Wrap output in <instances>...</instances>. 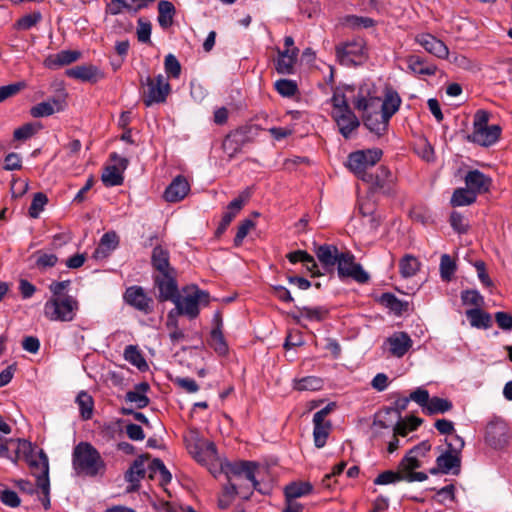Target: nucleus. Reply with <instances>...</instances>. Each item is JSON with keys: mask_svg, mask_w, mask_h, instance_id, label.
Instances as JSON below:
<instances>
[{"mask_svg": "<svg viewBox=\"0 0 512 512\" xmlns=\"http://www.w3.org/2000/svg\"><path fill=\"white\" fill-rule=\"evenodd\" d=\"M124 358L138 369L147 367V363L136 346L129 345L124 350Z\"/></svg>", "mask_w": 512, "mask_h": 512, "instance_id": "nucleus-47", "label": "nucleus"}, {"mask_svg": "<svg viewBox=\"0 0 512 512\" xmlns=\"http://www.w3.org/2000/svg\"><path fill=\"white\" fill-rule=\"evenodd\" d=\"M79 310V302L73 296L51 297L44 304V316L50 321L71 322Z\"/></svg>", "mask_w": 512, "mask_h": 512, "instance_id": "nucleus-5", "label": "nucleus"}, {"mask_svg": "<svg viewBox=\"0 0 512 512\" xmlns=\"http://www.w3.org/2000/svg\"><path fill=\"white\" fill-rule=\"evenodd\" d=\"M466 316L472 327L478 329H488L492 325V319L489 313L484 312L480 308L469 309Z\"/></svg>", "mask_w": 512, "mask_h": 512, "instance_id": "nucleus-35", "label": "nucleus"}, {"mask_svg": "<svg viewBox=\"0 0 512 512\" xmlns=\"http://www.w3.org/2000/svg\"><path fill=\"white\" fill-rule=\"evenodd\" d=\"M323 386V381L315 376H307L294 381V389L298 391H316Z\"/></svg>", "mask_w": 512, "mask_h": 512, "instance_id": "nucleus-43", "label": "nucleus"}, {"mask_svg": "<svg viewBox=\"0 0 512 512\" xmlns=\"http://www.w3.org/2000/svg\"><path fill=\"white\" fill-rule=\"evenodd\" d=\"M419 267V261L412 255H405L399 262L400 273L405 278L414 276Z\"/></svg>", "mask_w": 512, "mask_h": 512, "instance_id": "nucleus-41", "label": "nucleus"}, {"mask_svg": "<svg viewBox=\"0 0 512 512\" xmlns=\"http://www.w3.org/2000/svg\"><path fill=\"white\" fill-rule=\"evenodd\" d=\"M452 407L453 404L450 400L440 397H432L427 403L424 413L427 415L444 414L450 411Z\"/></svg>", "mask_w": 512, "mask_h": 512, "instance_id": "nucleus-38", "label": "nucleus"}, {"mask_svg": "<svg viewBox=\"0 0 512 512\" xmlns=\"http://www.w3.org/2000/svg\"><path fill=\"white\" fill-rule=\"evenodd\" d=\"M298 48L285 49L279 51L278 59L276 61V70L279 74H293L294 65L298 56Z\"/></svg>", "mask_w": 512, "mask_h": 512, "instance_id": "nucleus-30", "label": "nucleus"}, {"mask_svg": "<svg viewBox=\"0 0 512 512\" xmlns=\"http://www.w3.org/2000/svg\"><path fill=\"white\" fill-rule=\"evenodd\" d=\"M252 128L242 127L229 133L223 140V151L232 158L238 154L243 146L252 141Z\"/></svg>", "mask_w": 512, "mask_h": 512, "instance_id": "nucleus-12", "label": "nucleus"}, {"mask_svg": "<svg viewBox=\"0 0 512 512\" xmlns=\"http://www.w3.org/2000/svg\"><path fill=\"white\" fill-rule=\"evenodd\" d=\"M165 72L172 78H179L181 74V65L173 54H168L164 61Z\"/></svg>", "mask_w": 512, "mask_h": 512, "instance_id": "nucleus-55", "label": "nucleus"}, {"mask_svg": "<svg viewBox=\"0 0 512 512\" xmlns=\"http://www.w3.org/2000/svg\"><path fill=\"white\" fill-rule=\"evenodd\" d=\"M415 40L428 53L438 58L446 59L449 55V49L445 43L429 33L418 34Z\"/></svg>", "mask_w": 512, "mask_h": 512, "instance_id": "nucleus-23", "label": "nucleus"}, {"mask_svg": "<svg viewBox=\"0 0 512 512\" xmlns=\"http://www.w3.org/2000/svg\"><path fill=\"white\" fill-rule=\"evenodd\" d=\"M461 299L464 305H472L480 308L484 304V299L476 290H466L461 294Z\"/></svg>", "mask_w": 512, "mask_h": 512, "instance_id": "nucleus-59", "label": "nucleus"}, {"mask_svg": "<svg viewBox=\"0 0 512 512\" xmlns=\"http://www.w3.org/2000/svg\"><path fill=\"white\" fill-rule=\"evenodd\" d=\"M402 474L400 473V471L398 472H394V471H391V470H388V471H384L382 472L381 474H379L375 480H374V484L375 485H387V484H391V483H394L396 481H401L403 480L402 478Z\"/></svg>", "mask_w": 512, "mask_h": 512, "instance_id": "nucleus-62", "label": "nucleus"}, {"mask_svg": "<svg viewBox=\"0 0 512 512\" xmlns=\"http://www.w3.org/2000/svg\"><path fill=\"white\" fill-rule=\"evenodd\" d=\"M11 442H12V440H3V438L0 437V457L7 458V459L11 460L13 463H17V461L19 459V450L20 449L26 450L27 448L30 447V444L25 440L19 439L18 440V448L15 451V454L12 455L9 453V448H8V443H11Z\"/></svg>", "mask_w": 512, "mask_h": 512, "instance_id": "nucleus-42", "label": "nucleus"}, {"mask_svg": "<svg viewBox=\"0 0 512 512\" xmlns=\"http://www.w3.org/2000/svg\"><path fill=\"white\" fill-rule=\"evenodd\" d=\"M48 198L45 194L38 192L34 195L32 203L29 207V215L32 218H37L40 212L44 209L47 204Z\"/></svg>", "mask_w": 512, "mask_h": 512, "instance_id": "nucleus-56", "label": "nucleus"}, {"mask_svg": "<svg viewBox=\"0 0 512 512\" xmlns=\"http://www.w3.org/2000/svg\"><path fill=\"white\" fill-rule=\"evenodd\" d=\"M476 198L477 196L466 186L453 192L450 203L453 207L467 206L473 204Z\"/></svg>", "mask_w": 512, "mask_h": 512, "instance_id": "nucleus-36", "label": "nucleus"}, {"mask_svg": "<svg viewBox=\"0 0 512 512\" xmlns=\"http://www.w3.org/2000/svg\"><path fill=\"white\" fill-rule=\"evenodd\" d=\"M409 397L411 401H414L423 407V411L426 409L427 403L430 400L429 392L426 389L420 387L414 390Z\"/></svg>", "mask_w": 512, "mask_h": 512, "instance_id": "nucleus-64", "label": "nucleus"}, {"mask_svg": "<svg viewBox=\"0 0 512 512\" xmlns=\"http://www.w3.org/2000/svg\"><path fill=\"white\" fill-rule=\"evenodd\" d=\"M400 104L401 99L397 92L389 90L385 94V98L382 99L372 82H364L360 85L353 98V105L356 109H380L389 118L398 111Z\"/></svg>", "mask_w": 512, "mask_h": 512, "instance_id": "nucleus-2", "label": "nucleus"}, {"mask_svg": "<svg viewBox=\"0 0 512 512\" xmlns=\"http://www.w3.org/2000/svg\"><path fill=\"white\" fill-rule=\"evenodd\" d=\"M389 353L397 358L403 357L413 345V341L406 332H395L385 341Z\"/></svg>", "mask_w": 512, "mask_h": 512, "instance_id": "nucleus-21", "label": "nucleus"}, {"mask_svg": "<svg viewBox=\"0 0 512 512\" xmlns=\"http://www.w3.org/2000/svg\"><path fill=\"white\" fill-rule=\"evenodd\" d=\"M66 107V94L60 93L57 96L51 97L46 101L40 102L33 106L30 114L34 118L48 117L56 112L63 111Z\"/></svg>", "mask_w": 512, "mask_h": 512, "instance_id": "nucleus-19", "label": "nucleus"}, {"mask_svg": "<svg viewBox=\"0 0 512 512\" xmlns=\"http://www.w3.org/2000/svg\"><path fill=\"white\" fill-rule=\"evenodd\" d=\"M315 253L322 266L327 270H332L337 265L342 252H339L334 245L324 244L318 246Z\"/></svg>", "mask_w": 512, "mask_h": 512, "instance_id": "nucleus-28", "label": "nucleus"}, {"mask_svg": "<svg viewBox=\"0 0 512 512\" xmlns=\"http://www.w3.org/2000/svg\"><path fill=\"white\" fill-rule=\"evenodd\" d=\"M73 469L78 475L94 477L105 469L100 453L88 442H80L72 454Z\"/></svg>", "mask_w": 512, "mask_h": 512, "instance_id": "nucleus-3", "label": "nucleus"}, {"mask_svg": "<svg viewBox=\"0 0 512 512\" xmlns=\"http://www.w3.org/2000/svg\"><path fill=\"white\" fill-rule=\"evenodd\" d=\"M119 237L114 232L105 233L100 240L98 247L94 251V258L101 259L107 257L113 250L118 247Z\"/></svg>", "mask_w": 512, "mask_h": 512, "instance_id": "nucleus-31", "label": "nucleus"}, {"mask_svg": "<svg viewBox=\"0 0 512 512\" xmlns=\"http://www.w3.org/2000/svg\"><path fill=\"white\" fill-rule=\"evenodd\" d=\"M145 460L140 457L136 459L128 471L125 473V479L127 482L132 484V488L134 489L140 480L145 476V468H144Z\"/></svg>", "mask_w": 512, "mask_h": 512, "instance_id": "nucleus-37", "label": "nucleus"}, {"mask_svg": "<svg viewBox=\"0 0 512 512\" xmlns=\"http://www.w3.org/2000/svg\"><path fill=\"white\" fill-rule=\"evenodd\" d=\"M149 384L147 382H141L135 385L134 390L128 391L125 395V400L130 403H134L136 408L141 409L149 404V398L146 396L149 390Z\"/></svg>", "mask_w": 512, "mask_h": 512, "instance_id": "nucleus-32", "label": "nucleus"}, {"mask_svg": "<svg viewBox=\"0 0 512 512\" xmlns=\"http://www.w3.org/2000/svg\"><path fill=\"white\" fill-rule=\"evenodd\" d=\"M36 266L39 269H46L56 265L58 257L55 254H47L42 251L35 253Z\"/></svg>", "mask_w": 512, "mask_h": 512, "instance_id": "nucleus-58", "label": "nucleus"}, {"mask_svg": "<svg viewBox=\"0 0 512 512\" xmlns=\"http://www.w3.org/2000/svg\"><path fill=\"white\" fill-rule=\"evenodd\" d=\"M150 468L154 473L160 474L161 482L163 484L169 483L171 481V473L160 459H154L150 465Z\"/></svg>", "mask_w": 512, "mask_h": 512, "instance_id": "nucleus-63", "label": "nucleus"}, {"mask_svg": "<svg viewBox=\"0 0 512 512\" xmlns=\"http://www.w3.org/2000/svg\"><path fill=\"white\" fill-rule=\"evenodd\" d=\"M275 89L280 95L291 97L297 92V85L292 80L280 79L275 82Z\"/></svg>", "mask_w": 512, "mask_h": 512, "instance_id": "nucleus-54", "label": "nucleus"}, {"mask_svg": "<svg viewBox=\"0 0 512 512\" xmlns=\"http://www.w3.org/2000/svg\"><path fill=\"white\" fill-rule=\"evenodd\" d=\"M209 344L217 353L221 355L227 352L228 347L224 340L220 325L211 331Z\"/></svg>", "mask_w": 512, "mask_h": 512, "instance_id": "nucleus-48", "label": "nucleus"}, {"mask_svg": "<svg viewBox=\"0 0 512 512\" xmlns=\"http://www.w3.org/2000/svg\"><path fill=\"white\" fill-rule=\"evenodd\" d=\"M390 178V171L386 167H380L376 174L372 173V180L365 182L371 184L375 189H383Z\"/></svg>", "mask_w": 512, "mask_h": 512, "instance_id": "nucleus-50", "label": "nucleus"}, {"mask_svg": "<svg viewBox=\"0 0 512 512\" xmlns=\"http://www.w3.org/2000/svg\"><path fill=\"white\" fill-rule=\"evenodd\" d=\"M500 134L501 128L498 125H492L481 130L479 129L478 131H473L472 134L468 136V140L481 146L488 147L498 141Z\"/></svg>", "mask_w": 512, "mask_h": 512, "instance_id": "nucleus-25", "label": "nucleus"}, {"mask_svg": "<svg viewBox=\"0 0 512 512\" xmlns=\"http://www.w3.org/2000/svg\"><path fill=\"white\" fill-rule=\"evenodd\" d=\"M124 300L144 314H150L153 311V299L146 294L141 286L128 287L124 293Z\"/></svg>", "mask_w": 512, "mask_h": 512, "instance_id": "nucleus-15", "label": "nucleus"}, {"mask_svg": "<svg viewBox=\"0 0 512 512\" xmlns=\"http://www.w3.org/2000/svg\"><path fill=\"white\" fill-rule=\"evenodd\" d=\"M312 485L309 482H292L284 489L285 501L288 503H298L297 498L311 493Z\"/></svg>", "mask_w": 512, "mask_h": 512, "instance_id": "nucleus-33", "label": "nucleus"}, {"mask_svg": "<svg viewBox=\"0 0 512 512\" xmlns=\"http://www.w3.org/2000/svg\"><path fill=\"white\" fill-rule=\"evenodd\" d=\"M329 101L332 105L331 113H338L340 111H344L350 108V106L347 103L345 95L341 93L339 90H336L333 93Z\"/></svg>", "mask_w": 512, "mask_h": 512, "instance_id": "nucleus-60", "label": "nucleus"}, {"mask_svg": "<svg viewBox=\"0 0 512 512\" xmlns=\"http://www.w3.org/2000/svg\"><path fill=\"white\" fill-rule=\"evenodd\" d=\"M466 186L477 196L489 191L492 179L479 170L469 171L464 178Z\"/></svg>", "mask_w": 512, "mask_h": 512, "instance_id": "nucleus-24", "label": "nucleus"}, {"mask_svg": "<svg viewBox=\"0 0 512 512\" xmlns=\"http://www.w3.org/2000/svg\"><path fill=\"white\" fill-rule=\"evenodd\" d=\"M225 472L228 485L224 489V496L233 498L235 495H240L243 499H248L254 489L262 492L256 479L259 474V465L255 462L229 463L226 465Z\"/></svg>", "mask_w": 512, "mask_h": 512, "instance_id": "nucleus-1", "label": "nucleus"}, {"mask_svg": "<svg viewBox=\"0 0 512 512\" xmlns=\"http://www.w3.org/2000/svg\"><path fill=\"white\" fill-rule=\"evenodd\" d=\"M314 423V430H313V438H314V444L317 448H322L325 446L329 431L331 428L330 422L326 423Z\"/></svg>", "mask_w": 512, "mask_h": 512, "instance_id": "nucleus-44", "label": "nucleus"}, {"mask_svg": "<svg viewBox=\"0 0 512 512\" xmlns=\"http://www.w3.org/2000/svg\"><path fill=\"white\" fill-rule=\"evenodd\" d=\"M176 271L171 273L153 274L155 287L158 289V300L160 302L172 301L179 293Z\"/></svg>", "mask_w": 512, "mask_h": 512, "instance_id": "nucleus-13", "label": "nucleus"}, {"mask_svg": "<svg viewBox=\"0 0 512 512\" xmlns=\"http://www.w3.org/2000/svg\"><path fill=\"white\" fill-rule=\"evenodd\" d=\"M158 22L160 26L166 28L169 27L173 22V15L175 8L169 1L162 0L158 3Z\"/></svg>", "mask_w": 512, "mask_h": 512, "instance_id": "nucleus-40", "label": "nucleus"}, {"mask_svg": "<svg viewBox=\"0 0 512 512\" xmlns=\"http://www.w3.org/2000/svg\"><path fill=\"white\" fill-rule=\"evenodd\" d=\"M421 423H422V419H420L418 417H415V416L408 417L407 421L401 420V421L397 422V424L394 428V433L401 435V436H406V434L408 432V429H407L408 425L410 427V430H415V429H417L418 426H420Z\"/></svg>", "mask_w": 512, "mask_h": 512, "instance_id": "nucleus-52", "label": "nucleus"}, {"mask_svg": "<svg viewBox=\"0 0 512 512\" xmlns=\"http://www.w3.org/2000/svg\"><path fill=\"white\" fill-rule=\"evenodd\" d=\"M298 309L300 311V315L309 320L321 321L327 315V310L323 307L311 308V307L304 306V307H301Z\"/></svg>", "mask_w": 512, "mask_h": 512, "instance_id": "nucleus-57", "label": "nucleus"}, {"mask_svg": "<svg viewBox=\"0 0 512 512\" xmlns=\"http://www.w3.org/2000/svg\"><path fill=\"white\" fill-rule=\"evenodd\" d=\"M362 112V120L365 127L380 136L387 131L390 118L380 109H357Z\"/></svg>", "mask_w": 512, "mask_h": 512, "instance_id": "nucleus-14", "label": "nucleus"}, {"mask_svg": "<svg viewBox=\"0 0 512 512\" xmlns=\"http://www.w3.org/2000/svg\"><path fill=\"white\" fill-rule=\"evenodd\" d=\"M33 476L36 478L37 487L41 490L43 498L42 505L47 510L50 507V481L49 462L47 455L41 450L37 456H31L28 460Z\"/></svg>", "mask_w": 512, "mask_h": 512, "instance_id": "nucleus-7", "label": "nucleus"}, {"mask_svg": "<svg viewBox=\"0 0 512 512\" xmlns=\"http://www.w3.org/2000/svg\"><path fill=\"white\" fill-rule=\"evenodd\" d=\"M184 441L189 453L200 463L216 456L215 445L201 438L199 432L195 429H190L185 434Z\"/></svg>", "mask_w": 512, "mask_h": 512, "instance_id": "nucleus-10", "label": "nucleus"}, {"mask_svg": "<svg viewBox=\"0 0 512 512\" xmlns=\"http://www.w3.org/2000/svg\"><path fill=\"white\" fill-rule=\"evenodd\" d=\"M183 293L184 295L182 296L178 293L174 300L171 301L175 304L176 314L194 319L199 315L200 307L209 304V293L200 290L195 285L185 287Z\"/></svg>", "mask_w": 512, "mask_h": 512, "instance_id": "nucleus-4", "label": "nucleus"}, {"mask_svg": "<svg viewBox=\"0 0 512 512\" xmlns=\"http://www.w3.org/2000/svg\"><path fill=\"white\" fill-rule=\"evenodd\" d=\"M408 68L415 74L434 75L437 67L434 64L427 63L424 59L417 55H411L407 59Z\"/></svg>", "mask_w": 512, "mask_h": 512, "instance_id": "nucleus-34", "label": "nucleus"}, {"mask_svg": "<svg viewBox=\"0 0 512 512\" xmlns=\"http://www.w3.org/2000/svg\"><path fill=\"white\" fill-rule=\"evenodd\" d=\"M456 270L454 261L448 254H443L440 261V274L443 280L449 281Z\"/></svg>", "mask_w": 512, "mask_h": 512, "instance_id": "nucleus-53", "label": "nucleus"}, {"mask_svg": "<svg viewBox=\"0 0 512 512\" xmlns=\"http://www.w3.org/2000/svg\"><path fill=\"white\" fill-rule=\"evenodd\" d=\"M420 467L421 462L418 456L409 451L399 463V471L403 476V480L407 482H423L427 480L428 476L426 473L415 472V469Z\"/></svg>", "mask_w": 512, "mask_h": 512, "instance_id": "nucleus-16", "label": "nucleus"}, {"mask_svg": "<svg viewBox=\"0 0 512 512\" xmlns=\"http://www.w3.org/2000/svg\"><path fill=\"white\" fill-rule=\"evenodd\" d=\"M381 302L397 314L407 310L408 307L407 302L400 301L395 295L390 293L383 294L381 297Z\"/></svg>", "mask_w": 512, "mask_h": 512, "instance_id": "nucleus-49", "label": "nucleus"}, {"mask_svg": "<svg viewBox=\"0 0 512 512\" xmlns=\"http://www.w3.org/2000/svg\"><path fill=\"white\" fill-rule=\"evenodd\" d=\"M42 19V15L40 12H33L27 15H24L16 22V28L19 30H29L32 27L36 26L40 20Z\"/></svg>", "mask_w": 512, "mask_h": 512, "instance_id": "nucleus-51", "label": "nucleus"}, {"mask_svg": "<svg viewBox=\"0 0 512 512\" xmlns=\"http://www.w3.org/2000/svg\"><path fill=\"white\" fill-rule=\"evenodd\" d=\"M76 402L79 405L82 418L90 419L93 413L92 397L87 392L81 391L76 398Z\"/></svg>", "mask_w": 512, "mask_h": 512, "instance_id": "nucleus-46", "label": "nucleus"}, {"mask_svg": "<svg viewBox=\"0 0 512 512\" xmlns=\"http://www.w3.org/2000/svg\"><path fill=\"white\" fill-rule=\"evenodd\" d=\"M151 262L154 274L171 273L176 271L169 262V252L161 246H156L152 251Z\"/></svg>", "mask_w": 512, "mask_h": 512, "instance_id": "nucleus-29", "label": "nucleus"}, {"mask_svg": "<svg viewBox=\"0 0 512 512\" xmlns=\"http://www.w3.org/2000/svg\"><path fill=\"white\" fill-rule=\"evenodd\" d=\"M255 223L250 219H244L240 222L236 236L234 238V244L235 246H240L245 239V237L248 235L249 231L254 228Z\"/></svg>", "mask_w": 512, "mask_h": 512, "instance_id": "nucleus-61", "label": "nucleus"}, {"mask_svg": "<svg viewBox=\"0 0 512 512\" xmlns=\"http://www.w3.org/2000/svg\"><path fill=\"white\" fill-rule=\"evenodd\" d=\"M70 78L82 81L96 82L104 77L103 73L94 65H78L66 70Z\"/></svg>", "mask_w": 512, "mask_h": 512, "instance_id": "nucleus-27", "label": "nucleus"}, {"mask_svg": "<svg viewBox=\"0 0 512 512\" xmlns=\"http://www.w3.org/2000/svg\"><path fill=\"white\" fill-rule=\"evenodd\" d=\"M382 154L378 148L352 152L347 158V166L362 181H371L372 173L368 170L380 161Z\"/></svg>", "mask_w": 512, "mask_h": 512, "instance_id": "nucleus-6", "label": "nucleus"}, {"mask_svg": "<svg viewBox=\"0 0 512 512\" xmlns=\"http://www.w3.org/2000/svg\"><path fill=\"white\" fill-rule=\"evenodd\" d=\"M485 440L491 447H503L508 442L507 424L501 419L490 421L486 427Z\"/></svg>", "mask_w": 512, "mask_h": 512, "instance_id": "nucleus-18", "label": "nucleus"}, {"mask_svg": "<svg viewBox=\"0 0 512 512\" xmlns=\"http://www.w3.org/2000/svg\"><path fill=\"white\" fill-rule=\"evenodd\" d=\"M461 471V456L446 450L436 458V467L430 469L432 475L438 473L459 475Z\"/></svg>", "mask_w": 512, "mask_h": 512, "instance_id": "nucleus-17", "label": "nucleus"}, {"mask_svg": "<svg viewBox=\"0 0 512 512\" xmlns=\"http://www.w3.org/2000/svg\"><path fill=\"white\" fill-rule=\"evenodd\" d=\"M141 86L145 87L143 91V103L149 107L155 103H164L171 92L168 80L158 74L154 78L147 76L141 79Z\"/></svg>", "mask_w": 512, "mask_h": 512, "instance_id": "nucleus-8", "label": "nucleus"}, {"mask_svg": "<svg viewBox=\"0 0 512 512\" xmlns=\"http://www.w3.org/2000/svg\"><path fill=\"white\" fill-rule=\"evenodd\" d=\"M336 57L340 64L355 66L361 64L365 59V42L361 38L339 44L335 48Z\"/></svg>", "mask_w": 512, "mask_h": 512, "instance_id": "nucleus-9", "label": "nucleus"}, {"mask_svg": "<svg viewBox=\"0 0 512 512\" xmlns=\"http://www.w3.org/2000/svg\"><path fill=\"white\" fill-rule=\"evenodd\" d=\"M190 190L188 181L183 176H177L164 192V198L168 202H179L185 198Z\"/></svg>", "mask_w": 512, "mask_h": 512, "instance_id": "nucleus-26", "label": "nucleus"}, {"mask_svg": "<svg viewBox=\"0 0 512 512\" xmlns=\"http://www.w3.org/2000/svg\"><path fill=\"white\" fill-rule=\"evenodd\" d=\"M249 197L250 192L246 190L229 203L227 211L223 214L222 220L216 230L218 235L222 234L228 228L232 220L236 217V215L243 208L244 204L248 201Z\"/></svg>", "mask_w": 512, "mask_h": 512, "instance_id": "nucleus-22", "label": "nucleus"}, {"mask_svg": "<svg viewBox=\"0 0 512 512\" xmlns=\"http://www.w3.org/2000/svg\"><path fill=\"white\" fill-rule=\"evenodd\" d=\"M338 274L341 278L350 277L359 283H366L369 275L360 264L355 263L354 255L350 252H342L337 262Z\"/></svg>", "mask_w": 512, "mask_h": 512, "instance_id": "nucleus-11", "label": "nucleus"}, {"mask_svg": "<svg viewBox=\"0 0 512 512\" xmlns=\"http://www.w3.org/2000/svg\"><path fill=\"white\" fill-rule=\"evenodd\" d=\"M331 116L339 128V132L345 139H349L353 132L360 126V121L351 108L338 113H331Z\"/></svg>", "mask_w": 512, "mask_h": 512, "instance_id": "nucleus-20", "label": "nucleus"}, {"mask_svg": "<svg viewBox=\"0 0 512 512\" xmlns=\"http://www.w3.org/2000/svg\"><path fill=\"white\" fill-rule=\"evenodd\" d=\"M101 180L106 186H118L123 183V176L117 166L111 165L104 169Z\"/></svg>", "mask_w": 512, "mask_h": 512, "instance_id": "nucleus-45", "label": "nucleus"}, {"mask_svg": "<svg viewBox=\"0 0 512 512\" xmlns=\"http://www.w3.org/2000/svg\"><path fill=\"white\" fill-rule=\"evenodd\" d=\"M112 1L118 4L115 7L109 8L108 11L112 15L120 14L123 9L136 12V11L146 7V5H147L146 0H112Z\"/></svg>", "mask_w": 512, "mask_h": 512, "instance_id": "nucleus-39", "label": "nucleus"}]
</instances>
